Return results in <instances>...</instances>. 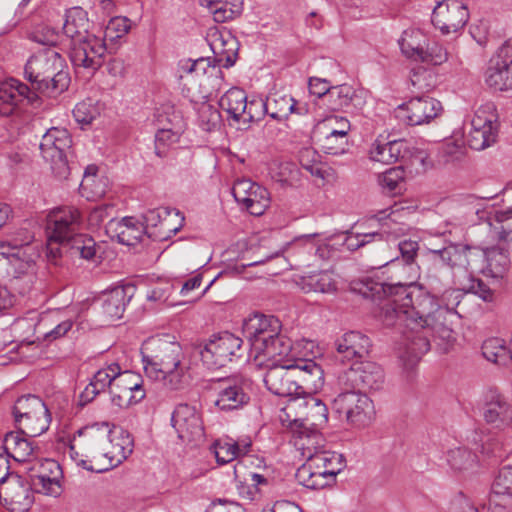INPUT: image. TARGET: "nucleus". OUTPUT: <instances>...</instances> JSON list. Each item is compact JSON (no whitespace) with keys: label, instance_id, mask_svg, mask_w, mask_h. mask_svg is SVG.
I'll list each match as a JSON object with an SVG mask.
<instances>
[{"label":"nucleus","instance_id":"49","mask_svg":"<svg viewBox=\"0 0 512 512\" xmlns=\"http://www.w3.org/2000/svg\"><path fill=\"white\" fill-rule=\"evenodd\" d=\"M447 461L453 470L463 472L476 467L477 456L467 448H456L448 452Z\"/></svg>","mask_w":512,"mask_h":512},{"label":"nucleus","instance_id":"43","mask_svg":"<svg viewBox=\"0 0 512 512\" xmlns=\"http://www.w3.org/2000/svg\"><path fill=\"white\" fill-rule=\"evenodd\" d=\"M251 446L250 442L240 445L238 442L216 441L214 444L215 457L219 464H227L236 458L248 453Z\"/></svg>","mask_w":512,"mask_h":512},{"label":"nucleus","instance_id":"17","mask_svg":"<svg viewBox=\"0 0 512 512\" xmlns=\"http://www.w3.org/2000/svg\"><path fill=\"white\" fill-rule=\"evenodd\" d=\"M442 112L441 103L428 96L409 99L396 109V117L410 126L428 124Z\"/></svg>","mask_w":512,"mask_h":512},{"label":"nucleus","instance_id":"64","mask_svg":"<svg viewBox=\"0 0 512 512\" xmlns=\"http://www.w3.org/2000/svg\"><path fill=\"white\" fill-rule=\"evenodd\" d=\"M29 38L45 46H55L58 42L59 35L54 28L41 26L33 31Z\"/></svg>","mask_w":512,"mask_h":512},{"label":"nucleus","instance_id":"51","mask_svg":"<svg viewBox=\"0 0 512 512\" xmlns=\"http://www.w3.org/2000/svg\"><path fill=\"white\" fill-rule=\"evenodd\" d=\"M120 365L116 362L100 368L91 378V381L102 391L105 392L109 389L111 394L114 387L116 377L119 376Z\"/></svg>","mask_w":512,"mask_h":512},{"label":"nucleus","instance_id":"10","mask_svg":"<svg viewBox=\"0 0 512 512\" xmlns=\"http://www.w3.org/2000/svg\"><path fill=\"white\" fill-rule=\"evenodd\" d=\"M15 422L23 433L30 437L39 436L48 430L51 415L41 398L24 395L13 406Z\"/></svg>","mask_w":512,"mask_h":512},{"label":"nucleus","instance_id":"44","mask_svg":"<svg viewBox=\"0 0 512 512\" xmlns=\"http://www.w3.org/2000/svg\"><path fill=\"white\" fill-rule=\"evenodd\" d=\"M484 262L494 277H502L510 266L509 253L507 249L492 247L483 250Z\"/></svg>","mask_w":512,"mask_h":512},{"label":"nucleus","instance_id":"38","mask_svg":"<svg viewBox=\"0 0 512 512\" xmlns=\"http://www.w3.org/2000/svg\"><path fill=\"white\" fill-rule=\"evenodd\" d=\"M299 163L301 167L307 170L312 176L322 180H328L333 172L331 168L326 167L321 162V156L312 147H304L299 151Z\"/></svg>","mask_w":512,"mask_h":512},{"label":"nucleus","instance_id":"56","mask_svg":"<svg viewBox=\"0 0 512 512\" xmlns=\"http://www.w3.org/2000/svg\"><path fill=\"white\" fill-rule=\"evenodd\" d=\"M265 114L269 115L267 100H264L261 97H253L251 100H247V105L241 121L244 123L259 121Z\"/></svg>","mask_w":512,"mask_h":512},{"label":"nucleus","instance_id":"15","mask_svg":"<svg viewBox=\"0 0 512 512\" xmlns=\"http://www.w3.org/2000/svg\"><path fill=\"white\" fill-rule=\"evenodd\" d=\"M242 344L243 340L230 332L214 334L201 349V360L209 368L224 367L241 356Z\"/></svg>","mask_w":512,"mask_h":512},{"label":"nucleus","instance_id":"13","mask_svg":"<svg viewBox=\"0 0 512 512\" xmlns=\"http://www.w3.org/2000/svg\"><path fill=\"white\" fill-rule=\"evenodd\" d=\"M384 371L372 361H356L338 376V385L343 390L359 392L377 391L383 387Z\"/></svg>","mask_w":512,"mask_h":512},{"label":"nucleus","instance_id":"34","mask_svg":"<svg viewBox=\"0 0 512 512\" xmlns=\"http://www.w3.org/2000/svg\"><path fill=\"white\" fill-rule=\"evenodd\" d=\"M490 504L512 506V466L503 467L492 484Z\"/></svg>","mask_w":512,"mask_h":512},{"label":"nucleus","instance_id":"62","mask_svg":"<svg viewBox=\"0 0 512 512\" xmlns=\"http://www.w3.org/2000/svg\"><path fill=\"white\" fill-rule=\"evenodd\" d=\"M168 208H155L148 210L143 215V224L145 233L149 236V232L162 229L163 217L168 216Z\"/></svg>","mask_w":512,"mask_h":512},{"label":"nucleus","instance_id":"8","mask_svg":"<svg viewBox=\"0 0 512 512\" xmlns=\"http://www.w3.org/2000/svg\"><path fill=\"white\" fill-rule=\"evenodd\" d=\"M208 391L215 407L224 413L235 412L246 407L251 400L252 381L243 376L212 379Z\"/></svg>","mask_w":512,"mask_h":512},{"label":"nucleus","instance_id":"48","mask_svg":"<svg viewBox=\"0 0 512 512\" xmlns=\"http://www.w3.org/2000/svg\"><path fill=\"white\" fill-rule=\"evenodd\" d=\"M304 292L330 293L336 290V282L329 272H320L302 279Z\"/></svg>","mask_w":512,"mask_h":512},{"label":"nucleus","instance_id":"23","mask_svg":"<svg viewBox=\"0 0 512 512\" xmlns=\"http://www.w3.org/2000/svg\"><path fill=\"white\" fill-rule=\"evenodd\" d=\"M171 422L178 437L184 442L197 441L204 436L201 415L195 406L179 404L172 414Z\"/></svg>","mask_w":512,"mask_h":512},{"label":"nucleus","instance_id":"59","mask_svg":"<svg viewBox=\"0 0 512 512\" xmlns=\"http://www.w3.org/2000/svg\"><path fill=\"white\" fill-rule=\"evenodd\" d=\"M63 477H46L43 480L37 479L30 481V485L35 488L38 493H42L49 496H59L62 492L61 479Z\"/></svg>","mask_w":512,"mask_h":512},{"label":"nucleus","instance_id":"14","mask_svg":"<svg viewBox=\"0 0 512 512\" xmlns=\"http://www.w3.org/2000/svg\"><path fill=\"white\" fill-rule=\"evenodd\" d=\"M498 114L492 102L481 105L471 120V130L467 136L468 146L476 151L493 145L498 136Z\"/></svg>","mask_w":512,"mask_h":512},{"label":"nucleus","instance_id":"19","mask_svg":"<svg viewBox=\"0 0 512 512\" xmlns=\"http://www.w3.org/2000/svg\"><path fill=\"white\" fill-rule=\"evenodd\" d=\"M232 194L237 203L251 215H262L270 205L268 190L250 179L237 180L232 187Z\"/></svg>","mask_w":512,"mask_h":512},{"label":"nucleus","instance_id":"54","mask_svg":"<svg viewBox=\"0 0 512 512\" xmlns=\"http://www.w3.org/2000/svg\"><path fill=\"white\" fill-rule=\"evenodd\" d=\"M197 114L198 122L205 131H212L220 125V112L208 102H202L198 105Z\"/></svg>","mask_w":512,"mask_h":512},{"label":"nucleus","instance_id":"21","mask_svg":"<svg viewBox=\"0 0 512 512\" xmlns=\"http://www.w3.org/2000/svg\"><path fill=\"white\" fill-rule=\"evenodd\" d=\"M111 401L120 408L140 402L145 397L143 380L140 374L132 371H122L116 377L111 392Z\"/></svg>","mask_w":512,"mask_h":512},{"label":"nucleus","instance_id":"20","mask_svg":"<svg viewBox=\"0 0 512 512\" xmlns=\"http://www.w3.org/2000/svg\"><path fill=\"white\" fill-rule=\"evenodd\" d=\"M105 52L104 41L95 35L70 44V60L75 67L96 70L101 67Z\"/></svg>","mask_w":512,"mask_h":512},{"label":"nucleus","instance_id":"32","mask_svg":"<svg viewBox=\"0 0 512 512\" xmlns=\"http://www.w3.org/2000/svg\"><path fill=\"white\" fill-rule=\"evenodd\" d=\"M27 433L9 432L5 435L3 441V450L7 456L17 462H23L26 466L34 460L32 459L35 447L33 442L24 437Z\"/></svg>","mask_w":512,"mask_h":512},{"label":"nucleus","instance_id":"39","mask_svg":"<svg viewBox=\"0 0 512 512\" xmlns=\"http://www.w3.org/2000/svg\"><path fill=\"white\" fill-rule=\"evenodd\" d=\"M144 232V224L133 217H124L117 225L118 240L127 246H133L141 241Z\"/></svg>","mask_w":512,"mask_h":512},{"label":"nucleus","instance_id":"25","mask_svg":"<svg viewBox=\"0 0 512 512\" xmlns=\"http://www.w3.org/2000/svg\"><path fill=\"white\" fill-rule=\"evenodd\" d=\"M377 232V237L369 239L368 244L364 246L361 256L366 259L367 265L371 269H380L388 265H400L397 252L384 239L387 231Z\"/></svg>","mask_w":512,"mask_h":512},{"label":"nucleus","instance_id":"31","mask_svg":"<svg viewBox=\"0 0 512 512\" xmlns=\"http://www.w3.org/2000/svg\"><path fill=\"white\" fill-rule=\"evenodd\" d=\"M212 37L210 46L214 54L213 61L219 67H232L238 56V42L230 33L226 37L222 33H215Z\"/></svg>","mask_w":512,"mask_h":512},{"label":"nucleus","instance_id":"27","mask_svg":"<svg viewBox=\"0 0 512 512\" xmlns=\"http://www.w3.org/2000/svg\"><path fill=\"white\" fill-rule=\"evenodd\" d=\"M134 292L135 286L128 284L114 287L105 293L101 304L103 315L110 320L120 319Z\"/></svg>","mask_w":512,"mask_h":512},{"label":"nucleus","instance_id":"53","mask_svg":"<svg viewBox=\"0 0 512 512\" xmlns=\"http://www.w3.org/2000/svg\"><path fill=\"white\" fill-rule=\"evenodd\" d=\"M242 0H222L216 6H211L210 12L214 20L223 23L234 19L242 11Z\"/></svg>","mask_w":512,"mask_h":512},{"label":"nucleus","instance_id":"22","mask_svg":"<svg viewBox=\"0 0 512 512\" xmlns=\"http://www.w3.org/2000/svg\"><path fill=\"white\" fill-rule=\"evenodd\" d=\"M0 502L11 512H26L33 503L30 483H25L18 475L0 484Z\"/></svg>","mask_w":512,"mask_h":512},{"label":"nucleus","instance_id":"40","mask_svg":"<svg viewBox=\"0 0 512 512\" xmlns=\"http://www.w3.org/2000/svg\"><path fill=\"white\" fill-rule=\"evenodd\" d=\"M266 100L268 103L269 116L275 120H285L295 111L296 101L290 95L275 92Z\"/></svg>","mask_w":512,"mask_h":512},{"label":"nucleus","instance_id":"61","mask_svg":"<svg viewBox=\"0 0 512 512\" xmlns=\"http://www.w3.org/2000/svg\"><path fill=\"white\" fill-rule=\"evenodd\" d=\"M398 250L402 260L398 262L400 265H392L393 267H402L403 269L413 264L417 258L419 244L414 240H403L398 243Z\"/></svg>","mask_w":512,"mask_h":512},{"label":"nucleus","instance_id":"57","mask_svg":"<svg viewBox=\"0 0 512 512\" xmlns=\"http://www.w3.org/2000/svg\"><path fill=\"white\" fill-rule=\"evenodd\" d=\"M0 247L2 249L5 247H10L12 250H15V252L12 253V256L23 260L29 267L34 263V256L37 254L34 251V248L31 246L29 240L21 243H18L15 240L3 241L0 243Z\"/></svg>","mask_w":512,"mask_h":512},{"label":"nucleus","instance_id":"58","mask_svg":"<svg viewBox=\"0 0 512 512\" xmlns=\"http://www.w3.org/2000/svg\"><path fill=\"white\" fill-rule=\"evenodd\" d=\"M98 115L99 109L92 99L79 102L73 109L75 120L81 124H90Z\"/></svg>","mask_w":512,"mask_h":512},{"label":"nucleus","instance_id":"37","mask_svg":"<svg viewBox=\"0 0 512 512\" xmlns=\"http://www.w3.org/2000/svg\"><path fill=\"white\" fill-rule=\"evenodd\" d=\"M399 45L402 53L414 60L428 61V51L420 31L406 30L403 32Z\"/></svg>","mask_w":512,"mask_h":512},{"label":"nucleus","instance_id":"52","mask_svg":"<svg viewBox=\"0 0 512 512\" xmlns=\"http://www.w3.org/2000/svg\"><path fill=\"white\" fill-rule=\"evenodd\" d=\"M352 92V88L347 85L331 87L325 99L327 107L333 111L348 107L352 100Z\"/></svg>","mask_w":512,"mask_h":512},{"label":"nucleus","instance_id":"42","mask_svg":"<svg viewBox=\"0 0 512 512\" xmlns=\"http://www.w3.org/2000/svg\"><path fill=\"white\" fill-rule=\"evenodd\" d=\"M30 481L44 479L46 477H63L60 464L54 459H34L30 465L25 467Z\"/></svg>","mask_w":512,"mask_h":512},{"label":"nucleus","instance_id":"33","mask_svg":"<svg viewBox=\"0 0 512 512\" xmlns=\"http://www.w3.org/2000/svg\"><path fill=\"white\" fill-rule=\"evenodd\" d=\"M89 28L88 14L81 7H73L66 12L63 33L71 40V43L76 39L80 40L91 36Z\"/></svg>","mask_w":512,"mask_h":512},{"label":"nucleus","instance_id":"28","mask_svg":"<svg viewBox=\"0 0 512 512\" xmlns=\"http://www.w3.org/2000/svg\"><path fill=\"white\" fill-rule=\"evenodd\" d=\"M409 152V146L405 140L381 142L376 139L369 149V158L374 162L391 165L403 160Z\"/></svg>","mask_w":512,"mask_h":512},{"label":"nucleus","instance_id":"36","mask_svg":"<svg viewBox=\"0 0 512 512\" xmlns=\"http://www.w3.org/2000/svg\"><path fill=\"white\" fill-rule=\"evenodd\" d=\"M246 105V92L243 89L237 87H233L226 91L219 100L220 108L236 122L241 121Z\"/></svg>","mask_w":512,"mask_h":512},{"label":"nucleus","instance_id":"63","mask_svg":"<svg viewBox=\"0 0 512 512\" xmlns=\"http://www.w3.org/2000/svg\"><path fill=\"white\" fill-rule=\"evenodd\" d=\"M404 177V169L402 166L393 167L382 174L380 184L389 192H394L404 181Z\"/></svg>","mask_w":512,"mask_h":512},{"label":"nucleus","instance_id":"55","mask_svg":"<svg viewBox=\"0 0 512 512\" xmlns=\"http://www.w3.org/2000/svg\"><path fill=\"white\" fill-rule=\"evenodd\" d=\"M179 140V134L172 129H159L155 135V154L163 158Z\"/></svg>","mask_w":512,"mask_h":512},{"label":"nucleus","instance_id":"5","mask_svg":"<svg viewBox=\"0 0 512 512\" xmlns=\"http://www.w3.org/2000/svg\"><path fill=\"white\" fill-rule=\"evenodd\" d=\"M83 217L74 206L57 207L47 216L48 240L69 246L73 254L91 260L96 254L95 240L80 233Z\"/></svg>","mask_w":512,"mask_h":512},{"label":"nucleus","instance_id":"50","mask_svg":"<svg viewBox=\"0 0 512 512\" xmlns=\"http://www.w3.org/2000/svg\"><path fill=\"white\" fill-rule=\"evenodd\" d=\"M438 154L444 163L461 161L466 155L465 142L462 137L446 139L439 147Z\"/></svg>","mask_w":512,"mask_h":512},{"label":"nucleus","instance_id":"24","mask_svg":"<svg viewBox=\"0 0 512 512\" xmlns=\"http://www.w3.org/2000/svg\"><path fill=\"white\" fill-rule=\"evenodd\" d=\"M281 331V323L275 316L255 314L244 323V332L257 352Z\"/></svg>","mask_w":512,"mask_h":512},{"label":"nucleus","instance_id":"2","mask_svg":"<svg viewBox=\"0 0 512 512\" xmlns=\"http://www.w3.org/2000/svg\"><path fill=\"white\" fill-rule=\"evenodd\" d=\"M63 56L54 48L48 47L32 55L25 64L24 74L32 86L12 79L0 85V116L8 117L14 113L19 103L27 101L34 104L39 100L35 91L56 96L68 89L69 73L65 70Z\"/></svg>","mask_w":512,"mask_h":512},{"label":"nucleus","instance_id":"1","mask_svg":"<svg viewBox=\"0 0 512 512\" xmlns=\"http://www.w3.org/2000/svg\"><path fill=\"white\" fill-rule=\"evenodd\" d=\"M359 293L372 300H385L381 317L387 326L404 325L403 358L419 360L430 349L428 334L443 326L446 310L437 298L417 287L414 280L378 282L365 278L360 282Z\"/></svg>","mask_w":512,"mask_h":512},{"label":"nucleus","instance_id":"12","mask_svg":"<svg viewBox=\"0 0 512 512\" xmlns=\"http://www.w3.org/2000/svg\"><path fill=\"white\" fill-rule=\"evenodd\" d=\"M332 410L357 427L368 425L374 416L372 400L365 393L352 389L345 390L334 398Z\"/></svg>","mask_w":512,"mask_h":512},{"label":"nucleus","instance_id":"16","mask_svg":"<svg viewBox=\"0 0 512 512\" xmlns=\"http://www.w3.org/2000/svg\"><path fill=\"white\" fill-rule=\"evenodd\" d=\"M293 422L306 423L314 428L323 427L328 421V408L319 398L303 394L289 399L283 409Z\"/></svg>","mask_w":512,"mask_h":512},{"label":"nucleus","instance_id":"3","mask_svg":"<svg viewBox=\"0 0 512 512\" xmlns=\"http://www.w3.org/2000/svg\"><path fill=\"white\" fill-rule=\"evenodd\" d=\"M263 381L267 389L280 397H299L306 389L316 390L324 383V371L312 359L293 358L272 363Z\"/></svg>","mask_w":512,"mask_h":512},{"label":"nucleus","instance_id":"60","mask_svg":"<svg viewBox=\"0 0 512 512\" xmlns=\"http://www.w3.org/2000/svg\"><path fill=\"white\" fill-rule=\"evenodd\" d=\"M377 232H368V233H354L351 231H347L345 233V238L342 242V245L348 251H357L360 250V253L363 251L364 246L368 244L369 239H373V237H377Z\"/></svg>","mask_w":512,"mask_h":512},{"label":"nucleus","instance_id":"11","mask_svg":"<svg viewBox=\"0 0 512 512\" xmlns=\"http://www.w3.org/2000/svg\"><path fill=\"white\" fill-rule=\"evenodd\" d=\"M428 253L434 264L442 262L452 270L464 271L468 276L483 269L484 253L475 246L449 244L443 248L429 249Z\"/></svg>","mask_w":512,"mask_h":512},{"label":"nucleus","instance_id":"35","mask_svg":"<svg viewBox=\"0 0 512 512\" xmlns=\"http://www.w3.org/2000/svg\"><path fill=\"white\" fill-rule=\"evenodd\" d=\"M292 351L291 340L279 333L256 352L255 360L258 361L261 357L267 358L268 360L279 357V359L275 360L273 363H282L285 357H289L288 359L291 357L295 358Z\"/></svg>","mask_w":512,"mask_h":512},{"label":"nucleus","instance_id":"41","mask_svg":"<svg viewBox=\"0 0 512 512\" xmlns=\"http://www.w3.org/2000/svg\"><path fill=\"white\" fill-rule=\"evenodd\" d=\"M482 354L490 362L498 365H507L512 362L510 349L500 338H489L482 344Z\"/></svg>","mask_w":512,"mask_h":512},{"label":"nucleus","instance_id":"26","mask_svg":"<svg viewBox=\"0 0 512 512\" xmlns=\"http://www.w3.org/2000/svg\"><path fill=\"white\" fill-rule=\"evenodd\" d=\"M370 339L356 331L345 333L335 341V348L342 360L359 361L369 355Z\"/></svg>","mask_w":512,"mask_h":512},{"label":"nucleus","instance_id":"7","mask_svg":"<svg viewBox=\"0 0 512 512\" xmlns=\"http://www.w3.org/2000/svg\"><path fill=\"white\" fill-rule=\"evenodd\" d=\"M346 463L341 453L323 449L307 459L297 470L298 481L310 489H323L336 483Z\"/></svg>","mask_w":512,"mask_h":512},{"label":"nucleus","instance_id":"4","mask_svg":"<svg viewBox=\"0 0 512 512\" xmlns=\"http://www.w3.org/2000/svg\"><path fill=\"white\" fill-rule=\"evenodd\" d=\"M144 370L148 377L164 381L171 390L183 384L185 369L181 365L184 354L181 345L169 335L148 338L141 349Z\"/></svg>","mask_w":512,"mask_h":512},{"label":"nucleus","instance_id":"47","mask_svg":"<svg viewBox=\"0 0 512 512\" xmlns=\"http://www.w3.org/2000/svg\"><path fill=\"white\" fill-rule=\"evenodd\" d=\"M324 438L317 432L301 433L295 439V446L305 461L325 448Z\"/></svg>","mask_w":512,"mask_h":512},{"label":"nucleus","instance_id":"6","mask_svg":"<svg viewBox=\"0 0 512 512\" xmlns=\"http://www.w3.org/2000/svg\"><path fill=\"white\" fill-rule=\"evenodd\" d=\"M132 446V440L128 435L114 437L108 442L105 433L92 426L79 431L78 438H75L70 446V452L71 455H78V452L75 451L76 447L82 448L86 457L107 458L109 466L112 468L127 459L132 453Z\"/></svg>","mask_w":512,"mask_h":512},{"label":"nucleus","instance_id":"29","mask_svg":"<svg viewBox=\"0 0 512 512\" xmlns=\"http://www.w3.org/2000/svg\"><path fill=\"white\" fill-rule=\"evenodd\" d=\"M330 127L329 134L325 137L322 147L326 153L338 155L345 152L348 143L350 123L344 117L332 116L326 119Z\"/></svg>","mask_w":512,"mask_h":512},{"label":"nucleus","instance_id":"45","mask_svg":"<svg viewBox=\"0 0 512 512\" xmlns=\"http://www.w3.org/2000/svg\"><path fill=\"white\" fill-rule=\"evenodd\" d=\"M184 216L176 210H169L168 216L163 217L162 229L149 232V237L155 241H165L175 235L183 226Z\"/></svg>","mask_w":512,"mask_h":512},{"label":"nucleus","instance_id":"46","mask_svg":"<svg viewBox=\"0 0 512 512\" xmlns=\"http://www.w3.org/2000/svg\"><path fill=\"white\" fill-rule=\"evenodd\" d=\"M507 405L508 403L502 396H493L484 410L485 421L498 429H504Z\"/></svg>","mask_w":512,"mask_h":512},{"label":"nucleus","instance_id":"18","mask_svg":"<svg viewBox=\"0 0 512 512\" xmlns=\"http://www.w3.org/2000/svg\"><path fill=\"white\" fill-rule=\"evenodd\" d=\"M469 19L467 6L462 0L439 2L432 13V23L443 34L457 32Z\"/></svg>","mask_w":512,"mask_h":512},{"label":"nucleus","instance_id":"9","mask_svg":"<svg viewBox=\"0 0 512 512\" xmlns=\"http://www.w3.org/2000/svg\"><path fill=\"white\" fill-rule=\"evenodd\" d=\"M72 139L65 128L52 127L42 137L40 150L43 158L50 162L51 170L59 179L70 175L69 156L73 154Z\"/></svg>","mask_w":512,"mask_h":512},{"label":"nucleus","instance_id":"30","mask_svg":"<svg viewBox=\"0 0 512 512\" xmlns=\"http://www.w3.org/2000/svg\"><path fill=\"white\" fill-rule=\"evenodd\" d=\"M485 83L494 91L512 90V75L505 59L502 58L500 48L489 60L485 72Z\"/></svg>","mask_w":512,"mask_h":512}]
</instances>
